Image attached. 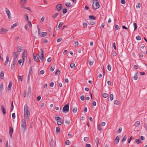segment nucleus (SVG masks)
Listing matches in <instances>:
<instances>
[{"mask_svg": "<svg viewBox=\"0 0 147 147\" xmlns=\"http://www.w3.org/2000/svg\"><path fill=\"white\" fill-rule=\"evenodd\" d=\"M24 117L25 119L28 120L30 116L29 108L26 105L24 107Z\"/></svg>", "mask_w": 147, "mask_h": 147, "instance_id": "nucleus-1", "label": "nucleus"}, {"mask_svg": "<svg viewBox=\"0 0 147 147\" xmlns=\"http://www.w3.org/2000/svg\"><path fill=\"white\" fill-rule=\"evenodd\" d=\"M93 3L92 5L93 9L95 10L99 8L100 7V5L98 1L97 0H93Z\"/></svg>", "mask_w": 147, "mask_h": 147, "instance_id": "nucleus-2", "label": "nucleus"}, {"mask_svg": "<svg viewBox=\"0 0 147 147\" xmlns=\"http://www.w3.org/2000/svg\"><path fill=\"white\" fill-rule=\"evenodd\" d=\"M21 127L22 129H24V131L26 130V124L25 119H22V120Z\"/></svg>", "mask_w": 147, "mask_h": 147, "instance_id": "nucleus-3", "label": "nucleus"}, {"mask_svg": "<svg viewBox=\"0 0 147 147\" xmlns=\"http://www.w3.org/2000/svg\"><path fill=\"white\" fill-rule=\"evenodd\" d=\"M69 104H67L63 107L62 109L63 112L64 113H66L69 111Z\"/></svg>", "mask_w": 147, "mask_h": 147, "instance_id": "nucleus-4", "label": "nucleus"}, {"mask_svg": "<svg viewBox=\"0 0 147 147\" xmlns=\"http://www.w3.org/2000/svg\"><path fill=\"white\" fill-rule=\"evenodd\" d=\"M55 119L57 120V123L58 125H61L62 124V121L61 120L59 117H55Z\"/></svg>", "mask_w": 147, "mask_h": 147, "instance_id": "nucleus-5", "label": "nucleus"}, {"mask_svg": "<svg viewBox=\"0 0 147 147\" xmlns=\"http://www.w3.org/2000/svg\"><path fill=\"white\" fill-rule=\"evenodd\" d=\"M40 50L41 51V56H39L38 55H37L36 56L38 57H38V59L40 58L42 62L43 61V58H44V54L43 52V51L42 49H40Z\"/></svg>", "mask_w": 147, "mask_h": 147, "instance_id": "nucleus-6", "label": "nucleus"}, {"mask_svg": "<svg viewBox=\"0 0 147 147\" xmlns=\"http://www.w3.org/2000/svg\"><path fill=\"white\" fill-rule=\"evenodd\" d=\"M55 8L56 9L55 10H57L58 11H59L63 8L62 4H59L57 5L56 6Z\"/></svg>", "mask_w": 147, "mask_h": 147, "instance_id": "nucleus-7", "label": "nucleus"}, {"mask_svg": "<svg viewBox=\"0 0 147 147\" xmlns=\"http://www.w3.org/2000/svg\"><path fill=\"white\" fill-rule=\"evenodd\" d=\"M10 129L9 131V134L10 137L12 138V134L13 133V127H9Z\"/></svg>", "mask_w": 147, "mask_h": 147, "instance_id": "nucleus-8", "label": "nucleus"}, {"mask_svg": "<svg viewBox=\"0 0 147 147\" xmlns=\"http://www.w3.org/2000/svg\"><path fill=\"white\" fill-rule=\"evenodd\" d=\"M5 12L8 16L9 19H11L10 11L9 10V9L7 8H5Z\"/></svg>", "mask_w": 147, "mask_h": 147, "instance_id": "nucleus-9", "label": "nucleus"}, {"mask_svg": "<svg viewBox=\"0 0 147 147\" xmlns=\"http://www.w3.org/2000/svg\"><path fill=\"white\" fill-rule=\"evenodd\" d=\"M13 56L14 60H15L19 55V54H18V52H17V51L14 52L13 53Z\"/></svg>", "mask_w": 147, "mask_h": 147, "instance_id": "nucleus-10", "label": "nucleus"}, {"mask_svg": "<svg viewBox=\"0 0 147 147\" xmlns=\"http://www.w3.org/2000/svg\"><path fill=\"white\" fill-rule=\"evenodd\" d=\"M32 68L31 67L30 68V70L29 71L28 76V82L29 83L30 80V76L31 75V74L32 72Z\"/></svg>", "mask_w": 147, "mask_h": 147, "instance_id": "nucleus-11", "label": "nucleus"}, {"mask_svg": "<svg viewBox=\"0 0 147 147\" xmlns=\"http://www.w3.org/2000/svg\"><path fill=\"white\" fill-rule=\"evenodd\" d=\"M8 30L4 28H2L0 30V33L1 34H3L7 32Z\"/></svg>", "mask_w": 147, "mask_h": 147, "instance_id": "nucleus-12", "label": "nucleus"}, {"mask_svg": "<svg viewBox=\"0 0 147 147\" xmlns=\"http://www.w3.org/2000/svg\"><path fill=\"white\" fill-rule=\"evenodd\" d=\"M27 57V54L26 53L24 52L23 53L22 58L23 61H24L25 59H26Z\"/></svg>", "mask_w": 147, "mask_h": 147, "instance_id": "nucleus-13", "label": "nucleus"}, {"mask_svg": "<svg viewBox=\"0 0 147 147\" xmlns=\"http://www.w3.org/2000/svg\"><path fill=\"white\" fill-rule=\"evenodd\" d=\"M16 61H15L14 60L13 61V62H12V63H11V69H13V68L15 66V65L16 64Z\"/></svg>", "mask_w": 147, "mask_h": 147, "instance_id": "nucleus-14", "label": "nucleus"}, {"mask_svg": "<svg viewBox=\"0 0 147 147\" xmlns=\"http://www.w3.org/2000/svg\"><path fill=\"white\" fill-rule=\"evenodd\" d=\"M1 109L2 111L3 114V115H5L6 113V111H5V109L4 107V106L3 105H2L1 107Z\"/></svg>", "mask_w": 147, "mask_h": 147, "instance_id": "nucleus-15", "label": "nucleus"}, {"mask_svg": "<svg viewBox=\"0 0 147 147\" xmlns=\"http://www.w3.org/2000/svg\"><path fill=\"white\" fill-rule=\"evenodd\" d=\"M12 84V83L11 81H10L9 84L7 89L9 90H11V87Z\"/></svg>", "mask_w": 147, "mask_h": 147, "instance_id": "nucleus-16", "label": "nucleus"}, {"mask_svg": "<svg viewBox=\"0 0 147 147\" xmlns=\"http://www.w3.org/2000/svg\"><path fill=\"white\" fill-rule=\"evenodd\" d=\"M9 61V57L7 56L6 57V60L5 62L4 63V65L5 66H6L7 65V64L8 63Z\"/></svg>", "mask_w": 147, "mask_h": 147, "instance_id": "nucleus-17", "label": "nucleus"}, {"mask_svg": "<svg viewBox=\"0 0 147 147\" xmlns=\"http://www.w3.org/2000/svg\"><path fill=\"white\" fill-rule=\"evenodd\" d=\"M33 58L34 60L37 62H38L39 61V60H38V57H36V56L34 55V53L33 54Z\"/></svg>", "mask_w": 147, "mask_h": 147, "instance_id": "nucleus-18", "label": "nucleus"}, {"mask_svg": "<svg viewBox=\"0 0 147 147\" xmlns=\"http://www.w3.org/2000/svg\"><path fill=\"white\" fill-rule=\"evenodd\" d=\"M4 72L3 71H1L0 73V78L1 79H3L4 76Z\"/></svg>", "mask_w": 147, "mask_h": 147, "instance_id": "nucleus-19", "label": "nucleus"}, {"mask_svg": "<svg viewBox=\"0 0 147 147\" xmlns=\"http://www.w3.org/2000/svg\"><path fill=\"white\" fill-rule=\"evenodd\" d=\"M47 35V33L46 32H43L42 33L41 35L40 36L41 37H44L46 36Z\"/></svg>", "mask_w": 147, "mask_h": 147, "instance_id": "nucleus-20", "label": "nucleus"}, {"mask_svg": "<svg viewBox=\"0 0 147 147\" xmlns=\"http://www.w3.org/2000/svg\"><path fill=\"white\" fill-rule=\"evenodd\" d=\"M63 24V23L61 22H60L58 25V27L57 26L56 27V29L57 30H59L60 29V27L61 26H62Z\"/></svg>", "mask_w": 147, "mask_h": 147, "instance_id": "nucleus-21", "label": "nucleus"}, {"mask_svg": "<svg viewBox=\"0 0 147 147\" xmlns=\"http://www.w3.org/2000/svg\"><path fill=\"white\" fill-rule=\"evenodd\" d=\"M65 5L67 7H71L72 6L71 4L69 2L66 3L65 4Z\"/></svg>", "mask_w": 147, "mask_h": 147, "instance_id": "nucleus-22", "label": "nucleus"}, {"mask_svg": "<svg viewBox=\"0 0 147 147\" xmlns=\"http://www.w3.org/2000/svg\"><path fill=\"white\" fill-rule=\"evenodd\" d=\"M115 141L116 144H118L119 141V138L118 136H117L115 139Z\"/></svg>", "mask_w": 147, "mask_h": 147, "instance_id": "nucleus-23", "label": "nucleus"}, {"mask_svg": "<svg viewBox=\"0 0 147 147\" xmlns=\"http://www.w3.org/2000/svg\"><path fill=\"white\" fill-rule=\"evenodd\" d=\"M95 142L97 146H98V144H99V138H97L95 140Z\"/></svg>", "mask_w": 147, "mask_h": 147, "instance_id": "nucleus-24", "label": "nucleus"}, {"mask_svg": "<svg viewBox=\"0 0 147 147\" xmlns=\"http://www.w3.org/2000/svg\"><path fill=\"white\" fill-rule=\"evenodd\" d=\"M3 89V83H1L0 85V91H2Z\"/></svg>", "mask_w": 147, "mask_h": 147, "instance_id": "nucleus-25", "label": "nucleus"}, {"mask_svg": "<svg viewBox=\"0 0 147 147\" xmlns=\"http://www.w3.org/2000/svg\"><path fill=\"white\" fill-rule=\"evenodd\" d=\"M23 77V76H19L18 80L19 81H20L21 82H22Z\"/></svg>", "mask_w": 147, "mask_h": 147, "instance_id": "nucleus-26", "label": "nucleus"}, {"mask_svg": "<svg viewBox=\"0 0 147 147\" xmlns=\"http://www.w3.org/2000/svg\"><path fill=\"white\" fill-rule=\"evenodd\" d=\"M126 138H127L126 135H124L123 138V139L121 140V142H123L125 141L126 140Z\"/></svg>", "mask_w": 147, "mask_h": 147, "instance_id": "nucleus-27", "label": "nucleus"}, {"mask_svg": "<svg viewBox=\"0 0 147 147\" xmlns=\"http://www.w3.org/2000/svg\"><path fill=\"white\" fill-rule=\"evenodd\" d=\"M70 66L71 68H73L75 67V64L74 63H72L70 64Z\"/></svg>", "mask_w": 147, "mask_h": 147, "instance_id": "nucleus-28", "label": "nucleus"}, {"mask_svg": "<svg viewBox=\"0 0 147 147\" xmlns=\"http://www.w3.org/2000/svg\"><path fill=\"white\" fill-rule=\"evenodd\" d=\"M56 131L58 133H59L60 132V129L59 127H57L56 129Z\"/></svg>", "mask_w": 147, "mask_h": 147, "instance_id": "nucleus-29", "label": "nucleus"}, {"mask_svg": "<svg viewBox=\"0 0 147 147\" xmlns=\"http://www.w3.org/2000/svg\"><path fill=\"white\" fill-rule=\"evenodd\" d=\"M17 49L18 51L19 52H21L22 50V47L21 46H19L17 48Z\"/></svg>", "mask_w": 147, "mask_h": 147, "instance_id": "nucleus-30", "label": "nucleus"}, {"mask_svg": "<svg viewBox=\"0 0 147 147\" xmlns=\"http://www.w3.org/2000/svg\"><path fill=\"white\" fill-rule=\"evenodd\" d=\"M98 129L99 131H101L102 130V128L101 127V125L100 124H99L98 125Z\"/></svg>", "mask_w": 147, "mask_h": 147, "instance_id": "nucleus-31", "label": "nucleus"}, {"mask_svg": "<svg viewBox=\"0 0 147 147\" xmlns=\"http://www.w3.org/2000/svg\"><path fill=\"white\" fill-rule=\"evenodd\" d=\"M89 18L90 19H93L94 20H95L96 19V18L93 16H89Z\"/></svg>", "mask_w": 147, "mask_h": 147, "instance_id": "nucleus-32", "label": "nucleus"}, {"mask_svg": "<svg viewBox=\"0 0 147 147\" xmlns=\"http://www.w3.org/2000/svg\"><path fill=\"white\" fill-rule=\"evenodd\" d=\"M135 142L137 144H139L141 143V141L139 139H138L135 140Z\"/></svg>", "mask_w": 147, "mask_h": 147, "instance_id": "nucleus-33", "label": "nucleus"}, {"mask_svg": "<svg viewBox=\"0 0 147 147\" xmlns=\"http://www.w3.org/2000/svg\"><path fill=\"white\" fill-rule=\"evenodd\" d=\"M140 125V122L139 121H137L135 124V125L136 127H138Z\"/></svg>", "mask_w": 147, "mask_h": 147, "instance_id": "nucleus-34", "label": "nucleus"}, {"mask_svg": "<svg viewBox=\"0 0 147 147\" xmlns=\"http://www.w3.org/2000/svg\"><path fill=\"white\" fill-rule=\"evenodd\" d=\"M28 0H20V2L22 4H24L26 3Z\"/></svg>", "mask_w": 147, "mask_h": 147, "instance_id": "nucleus-35", "label": "nucleus"}, {"mask_svg": "<svg viewBox=\"0 0 147 147\" xmlns=\"http://www.w3.org/2000/svg\"><path fill=\"white\" fill-rule=\"evenodd\" d=\"M18 25V23H16L12 25L11 26V28H13L17 26Z\"/></svg>", "mask_w": 147, "mask_h": 147, "instance_id": "nucleus-36", "label": "nucleus"}, {"mask_svg": "<svg viewBox=\"0 0 147 147\" xmlns=\"http://www.w3.org/2000/svg\"><path fill=\"white\" fill-rule=\"evenodd\" d=\"M60 71L59 69H57L55 73L56 76H58L60 74Z\"/></svg>", "mask_w": 147, "mask_h": 147, "instance_id": "nucleus-37", "label": "nucleus"}, {"mask_svg": "<svg viewBox=\"0 0 147 147\" xmlns=\"http://www.w3.org/2000/svg\"><path fill=\"white\" fill-rule=\"evenodd\" d=\"M70 142L69 140H67L65 141V144L66 145H68L70 144Z\"/></svg>", "mask_w": 147, "mask_h": 147, "instance_id": "nucleus-38", "label": "nucleus"}, {"mask_svg": "<svg viewBox=\"0 0 147 147\" xmlns=\"http://www.w3.org/2000/svg\"><path fill=\"white\" fill-rule=\"evenodd\" d=\"M143 52L142 51L140 52L139 53V55L140 56L142 57H143Z\"/></svg>", "mask_w": 147, "mask_h": 147, "instance_id": "nucleus-39", "label": "nucleus"}, {"mask_svg": "<svg viewBox=\"0 0 147 147\" xmlns=\"http://www.w3.org/2000/svg\"><path fill=\"white\" fill-rule=\"evenodd\" d=\"M134 30H135L137 28V25L136 23L134 22Z\"/></svg>", "mask_w": 147, "mask_h": 147, "instance_id": "nucleus-40", "label": "nucleus"}, {"mask_svg": "<svg viewBox=\"0 0 147 147\" xmlns=\"http://www.w3.org/2000/svg\"><path fill=\"white\" fill-rule=\"evenodd\" d=\"M22 7L23 8H24V9H27L28 10H29L31 12V11H30V10L29 7H25V6H24L23 5H22Z\"/></svg>", "mask_w": 147, "mask_h": 147, "instance_id": "nucleus-41", "label": "nucleus"}, {"mask_svg": "<svg viewBox=\"0 0 147 147\" xmlns=\"http://www.w3.org/2000/svg\"><path fill=\"white\" fill-rule=\"evenodd\" d=\"M108 96V94L106 93H104L103 94V96L105 98H106Z\"/></svg>", "mask_w": 147, "mask_h": 147, "instance_id": "nucleus-42", "label": "nucleus"}, {"mask_svg": "<svg viewBox=\"0 0 147 147\" xmlns=\"http://www.w3.org/2000/svg\"><path fill=\"white\" fill-rule=\"evenodd\" d=\"M58 14L59 13H56L54 15L52 16V17L53 18H55L57 16Z\"/></svg>", "mask_w": 147, "mask_h": 147, "instance_id": "nucleus-43", "label": "nucleus"}, {"mask_svg": "<svg viewBox=\"0 0 147 147\" xmlns=\"http://www.w3.org/2000/svg\"><path fill=\"white\" fill-rule=\"evenodd\" d=\"M89 140V138L88 137H85L84 138V140L85 142L88 141Z\"/></svg>", "mask_w": 147, "mask_h": 147, "instance_id": "nucleus-44", "label": "nucleus"}, {"mask_svg": "<svg viewBox=\"0 0 147 147\" xmlns=\"http://www.w3.org/2000/svg\"><path fill=\"white\" fill-rule=\"evenodd\" d=\"M113 94H111L110 95V99L112 101L113 100Z\"/></svg>", "mask_w": 147, "mask_h": 147, "instance_id": "nucleus-45", "label": "nucleus"}, {"mask_svg": "<svg viewBox=\"0 0 147 147\" xmlns=\"http://www.w3.org/2000/svg\"><path fill=\"white\" fill-rule=\"evenodd\" d=\"M88 63H89L90 65H93V61H90V60H88Z\"/></svg>", "mask_w": 147, "mask_h": 147, "instance_id": "nucleus-46", "label": "nucleus"}, {"mask_svg": "<svg viewBox=\"0 0 147 147\" xmlns=\"http://www.w3.org/2000/svg\"><path fill=\"white\" fill-rule=\"evenodd\" d=\"M77 110V108H74V109H73V110H72L73 112L74 113H75L76 112Z\"/></svg>", "mask_w": 147, "mask_h": 147, "instance_id": "nucleus-47", "label": "nucleus"}, {"mask_svg": "<svg viewBox=\"0 0 147 147\" xmlns=\"http://www.w3.org/2000/svg\"><path fill=\"white\" fill-rule=\"evenodd\" d=\"M136 38L138 40H140L141 39V37L139 36H137L136 37Z\"/></svg>", "mask_w": 147, "mask_h": 147, "instance_id": "nucleus-48", "label": "nucleus"}, {"mask_svg": "<svg viewBox=\"0 0 147 147\" xmlns=\"http://www.w3.org/2000/svg\"><path fill=\"white\" fill-rule=\"evenodd\" d=\"M67 10L66 9H64L63 10V13L65 14L67 13Z\"/></svg>", "mask_w": 147, "mask_h": 147, "instance_id": "nucleus-49", "label": "nucleus"}, {"mask_svg": "<svg viewBox=\"0 0 147 147\" xmlns=\"http://www.w3.org/2000/svg\"><path fill=\"white\" fill-rule=\"evenodd\" d=\"M13 108V101H12L11 103V111H12Z\"/></svg>", "mask_w": 147, "mask_h": 147, "instance_id": "nucleus-50", "label": "nucleus"}, {"mask_svg": "<svg viewBox=\"0 0 147 147\" xmlns=\"http://www.w3.org/2000/svg\"><path fill=\"white\" fill-rule=\"evenodd\" d=\"M108 69L110 71L111 69V67L110 65H108L107 66Z\"/></svg>", "mask_w": 147, "mask_h": 147, "instance_id": "nucleus-51", "label": "nucleus"}, {"mask_svg": "<svg viewBox=\"0 0 147 147\" xmlns=\"http://www.w3.org/2000/svg\"><path fill=\"white\" fill-rule=\"evenodd\" d=\"M114 104L116 105H119V101L117 100H115L114 102Z\"/></svg>", "mask_w": 147, "mask_h": 147, "instance_id": "nucleus-52", "label": "nucleus"}, {"mask_svg": "<svg viewBox=\"0 0 147 147\" xmlns=\"http://www.w3.org/2000/svg\"><path fill=\"white\" fill-rule=\"evenodd\" d=\"M44 73V71L43 70H42L40 72V74L41 75H42Z\"/></svg>", "mask_w": 147, "mask_h": 147, "instance_id": "nucleus-53", "label": "nucleus"}, {"mask_svg": "<svg viewBox=\"0 0 147 147\" xmlns=\"http://www.w3.org/2000/svg\"><path fill=\"white\" fill-rule=\"evenodd\" d=\"M26 96V91L25 90L24 92V97H25Z\"/></svg>", "mask_w": 147, "mask_h": 147, "instance_id": "nucleus-54", "label": "nucleus"}, {"mask_svg": "<svg viewBox=\"0 0 147 147\" xmlns=\"http://www.w3.org/2000/svg\"><path fill=\"white\" fill-rule=\"evenodd\" d=\"M62 40V38H60L58 39L57 40V42H59L61 41V40Z\"/></svg>", "mask_w": 147, "mask_h": 147, "instance_id": "nucleus-55", "label": "nucleus"}, {"mask_svg": "<svg viewBox=\"0 0 147 147\" xmlns=\"http://www.w3.org/2000/svg\"><path fill=\"white\" fill-rule=\"evenodd\" d=\"M122 130V128L121 127L119 129L117 130V133H120Z\"/></svg>", "mask_w": 147, "mask_h": 147, "instance_id": "nucleus-56", "label": "nucleus"}, {"mask_svg": "<svg viewBox=\"0 0 147 147\" xmlns=\"http://www.w3.org/2000/svg\"><path fill=\"white\" fill-rule=\"evenodd\" d=\"M84 28H85L87 27V24L86 23H84L83 24Z\"/></svg>", "mask_w": 147, "mask_h": 147, "instance_id": "nucleus-57", "label": "nucleus"}, {"mask_svg": "<svg viewBox=\"0 0 147 147\" xmlns=\"http://www.w3.org/2000/svg\"><path fill=\"white\" fill-rule=\"evenodd\" d=\"M65 123L66 124L69 125L70 123V121L69 120H66Z\"/></svg>", "mask_w": 147, "mask_h": 147, "instance_id": "nucleus-58", "label": "nucleus"}, {"mask_svg": "<svg viewBox=\"0 0 147 147\" xmlns=\"http://www.w3.org/2000/svg\"><path fill=\"white\" fill-rule=\"evenodd\" d=\"M115 29L116 30H117L119 29V26L117 25H115Z\"/></svg>", "mask_w": 147, "mask_h": 147, "instance_id": "nucleus-59", "label": "nucleus"}, {"mask_svg": "<svg viewBox=\"0 0 147 147\" xmlns=\"http://www.w3.org/2000/svg\"><path fill=\"white\" fill-rule=\"evenodd\" d=\"M51 57H49L47 59V61L48 62H50L51 61Z\"/></svg>", "mask_w": 147, "mask_h": 147, "instance_id": "nucleus-60", "label": "nucleus"}, {"mask_svg": "<svg viewBox=\"0 0 147 147\" xmlns=\"http://www.w3.org/2000/svg\"><path fill=\"white\" fill-rule=\"evenodd\" d=\"M84 96L83 95L82 96L80 97L81 100H83L84 99Z\"/></svg>", "mask_w": 147, "mask_h": 147, "instance_id": "nucleus-61", "label": "nucleus"}, {"mask_svg": "<svg viewBox=\"0 0 147 147\" xmlns=\"http://www.w3.org/2000/svg\"><path fill=\"white\" fill-rule=\"evenodd\" d=\"M78 41H76L75 42V45L76 46L78 47Z\"/></svg>", "mask_w": 147, "mask_h": 147, "instance_id": "nucleus-62", "label": "nucleus"}, {"mask_svg": "<svg viewBox=\"0 0 147 147\" xmlns=\"http://www.w3.org/2000/svg\"><path fill=\"white\" fill-rule=\"evenodd\" d=\"M41 97L40 96H38L37 97V101H39L41 99Z\"/></svg>", "mask_w": 147, "mask_h": 147, "instance_id": "nucleus-63", "label": "nucleus"}, {"mask_svg": "<svg viewBox=\"0 0 147 147\" xmlns=\"http://www.w3.org/2000/svg\"><path fill=\"white\" fill-rule=\"evenodd\" d=\"M121 4H124L125 3V0H121Z\"/></svg>", "mask_w": 147, "mask_h": 147, "instance_id": "nucleus-64", "label": "nucleus"}]
</instances>
